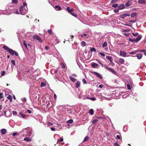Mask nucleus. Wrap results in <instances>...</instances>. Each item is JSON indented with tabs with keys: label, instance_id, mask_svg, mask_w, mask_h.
<instances>
[{
	"label": "nucleus",
	"instance_id": "f257e3e1",
	"mask_svg": "<svg viewBox=\"0 0 146 146\" xmlns=\"http://www.w3.org/2000/svg\"><path fill=\"white\" fill-rule=\"evenodd\" d=\"M28 11L27 4L25 2H24L23 5L21 7L19 8L20 14L22 15H25L28 12Z\"/></svg>",
	"mask_w": 146,
	"mask_h": 146
},
{
	"label": "nucleus",
	"instance_id": "f03ea898",
	"mask_svg": "<svg viewBox=\"0 0 146 146\" xmlns=\"http://www.w3.org/2000/svg\"><path fill=\"white\" fill-rule=\"evenodd\" d=\"M3 48L5 50H7L12 55H13L14 54L15 56H18V54L15 51L13 50L11 48H9L7 46H4Z\"/></svg>",
	"mask_w": 146,
	"mask_h": 146
},
{
	"label": "nucleus",
	"instance_id": "7ed1b4c3",
	"mask_svg": "<svg viewBox=\"0 0 146 146\" xmlns=\"http://www.w3.org/2000/svg\"><path fill=\"white\" fill-rule=\"evenodd\" d=\"M120 54L121 56L123 57H129V56L124 51L121 50L120 51Z\"/></svg>",
	"mask_w": 146,
	"mask_h": 146
},
{
	"label": "nucleus",
	"instance_id": "20e7f679",
	"mask_svg": "<svg viewBox=\"0 0 146 146\" xmlns=\"http://www.w3.org/2000/svg\"><path fill=\"white\" fill-rule=\"evenodd\" d=\"M129 15H130L128 13H125L119 15V17L120 18L123 19L127 16H129Z\"/></svg>",
	"mask_w": 146,
	"mask_h": 146
},
{
	"label": "nucleus",
	"instance_id": "39448f33",
	"mask_svg": "<svg viewBox=\"0 0 146 146\" xmlns=\"http://www.w3.org/2000/svg\"><path fill=\"white\" fill-rule=\"evenodd\" d=\"M106 58L108 60H109L110 62V64H111V66H113L114 65V63L112 62V57L110 56H107L106 57Z\"/></svg>",
	"mask_w": 146,
	"mask_h": 146
},
{
	"label": "nucleus",
	"instance_id": "423d86ee",
	"mask_svg": "<svg viewBox=\"0 0 146 146\" xmlns=\"http://www.w3.org/2000/svg\"><path fill=\"white\" fill-rule=\"evenodd\" d=\"M133 0H129L127 3H125V5L127 7L130 6L132 4V1Z\"/></svg>",
	"mask_w": 146,
	"mask_h": 146
},
{
	"label": "nucleus",
	"instance_id": "0eeeda50",
	"mask_svg": "<svg viewBox=\"0 0 146 146\" xmlns=\"http://www.w3.org/2000/svg\"><path fill=\"white\" fill-rule=\"evenodd\" d=\"M33 38L37 39L39 42H42L41 38L38 35H35L33 36Z\"/></svg>",
	"mask_w": 146,
	"mask_h": 146
},
{
	"label": "nucleus",
	"instance_id": "6e6552de",
	"mask_svg": "<svg viewBox=\"0 0 146 146\" xmlns=\"http://www.w3.org/2000/svg\"><path fill=\"white\" fill-rule=\"evenodd\" d=\"M93 73L100 78L102 79V77L101 75L98 73L96 72H93Z\"/></svg>",
	"mask_w": 146,
	"mask_h": 146
},
{
	"label": "nucleus",
	"instance_id": "1a4fd4ad",
	"mask_svg": "<svg viewBox=\"0 0 146 146\" xmlns=\"http://www.w3.org/2000/svg\"><path fill=\"white\" fill-rule=\"evenodd\" d=\"M138 3L141 4H144L146 3V0H139Z\"/></svg>",
	"mask_w": 146,
	"mask_h": 146
},
{
	"label": "nucleus",
	"instance_id": "9d476101",
	"mask_svg": "<svg viewBox=\"0 0 146 146\" xmlns=\"http://www.w3.org/2000/svg\"><path fill=\"white\" fill-rule=\"evenodd\" d=\"M66 10L70 14V13H72V12L74 10V9L73 8L70 9V8L69 7H67L66 8Z\"/></svg>",
	"mask_w": 146,
	"mask_h": 146
},
{
	"label": "nucleus",
	"instance_id": "9b49d317",
	"mask_svg": "<svg viewBox=\"0 0 146 146\" xmlns=\"http://www.w3.org/2000/svg\"><path fill=\"white\" fill-rule=\"evenodd\" d=\"M125 8V6L124 4H121L119 5L118 7V9L119 10H121L124 9Z\"/></svg>",
	"mask_w": 146,
	"mask_h": 146
},
{
	"label": "nucleus",
	"instance_id": "f8f14e48",
	"mask_svg": "<svg viewBox=\"0 0 146 146\" xmlns=\"http://www.w3.org/2000/svg\"><path fill=\"white\" fill-rule=\"evenodd\" d=\"M1 132L2 135L5 134L7 133V130L5 129H2L1 130Z\"/></svg>",
	"mask_w": 146,
	"mask_h": 146
},
{
	"label": "nucleus",
	"instance_id": "ddd939ff",
	"mask_svg": "<svg viewBox=\"0 0 146 146\" xmlns=\"http://www.w3.org/2000/svg\"><path fill=\"white\" fill-rule=\"evenodd\" d=\"M24 140L27 142H30L32 141L31 138L28 137H26L24 138Z\"/></svg>",
	"mask_w": 146,
	"mask_h": 146
},
{
	"label": "nucleus",
	"instance_id": "4468645a",
	"mask_svg": "<svg viewBox=\"0 0 146 146\" xmlns=\"http://www.w3.org/2000/svg\"><path fill=\"white\" fill-rule=\"evenodd\" d=\"M141 37L142 36L141 35L138 36L136 39L135 38V42H137L139 41L141 39Z\"/></svg>",
	"mask_w": 146,
	"mask_h": 146
},
{
	"label": "nucleus",
	"instance_id": "2eb2a0df",
	"mask_svg": "<svg viewBox=\"0 0 146 146\" xmlns=\"http://www.w3.org/2000/svg\"><path fill=\"white\" fill-rule=\"evenodd\" d=\"M7 98L11 102H12V97L11 95H10L9 94H7Z\"/></svg>",
	"mask_w": 146,
	"mask_h": 146
},
{
	"label": "nucleus",
	"instance_id": "dca6fc26",
	"mask_svg": "<svg viewBox=\"0 0 146 146\" xmlns=\"http://www.w3.org/2000/svg\"><path fill=\"white\" fill-rule=\"evenodd\" d=\"M108 70L111 72L113 74H115V75L117 74V73L114 70H113L112 68H110Z\"/></svg>",
	"mask_w": 146,
	"mask_h": 146
},
{
	"label": "nucleus",
	"instance_id": "f3484780",
	"mask_svg": "<svg viewBox=\"0 0 146 146\" xmlns=\"http://www.w3.org/2000/svg\"><path fill=\"white\" fill-rule=\"evenodd\" d=\"M118 61L121 64H123L124 62V59L122 58H119Z\"/></svg>",
	"mask_w": 146,
	"mask_h": 146
},
{
	"label": "nucleus",
	"instance_id": "a211bd4d",
	"mask_svg": "<svg viewBox=\"0 0 146 146\" xmlns=\"http://www.w3.org/2000/svg\"><path fill=\"white\" fill-rule=\"evenodd\" d=\"M98 65L97 64L95 63H93L91 65V66L93 68H95L96 67L98 66Z\"/></svg>",
	"mask_w": 146,
	"mask_h": 146
},
{
	"label": "nucleus",
	"instance_id": "6ab92c4d",
	"mask_svg": "<svg viewBox=\"0 0 146 146\" xmlns=\"http://www.w3.org/2000/svg\"><path fill=\"white\" fill-rule=\"evenodd\" d=\"M137 58L139 59H141L142 57V55L141 54H138L136 56Z\"/></svg>",
	"mask_w": 146,
	"mask_h": 146
},
{
	"label": "nucleus",
	"instance_id": "aec40b11",
	"mask_svg": "<svg viewBox=\"0 0 146 146\" xmlns=\"http://www.w3.org/2000/svg\"><path fill=\"white\" fill-rule=\"evenodd\" d=\"M69 78L70 80L72 81V82H75L76 80V79L75 78H74L71 76H70L69 77Z\"/></svg>",
	"mask_w": 146,
	"mask_h": 146
},
{
	"label": "nucleus",
	"instance_id": "412c9836",
	"mask_svg": "<svg viewBox=\"0 0 146 146\" xmlns=\"http://www.w3.org/2000/svg\"><path fill=\"white\" fill-rule=\"evenodd\" d=\"M80 83L79 81H78L76 82V86L77 88H78L80 86Z\"/></svg>",
	"mask_w": 146,
	"mask_h": 146
},
{
	"label": "nucleus",
	"instance_id": "4be33fe9",
	"mask_svg": "<svg viewBox=\"0 0 146 146\" xmlns=\"http://www.w3.org/2000/svg\"><path fill=\"white\" fill-rule=\"evenodd\" d=\"M19 114L23 118H24L25 117L26 115L22 113L21 112H19Z\"/></svg>",
	"mask_w": 146,
	"mask_h": 146
},
{
	"label": "nucleus",
	"instance_id": "5701e85b",
	"mask_svg": "<svg viewBox=\"0 0 146 146\" xmlns=\"http://www.w3.org/2000/svg\"><path fill=\"white\" fill-rule=\"evenodd\" d=\"M137 15V13H132L131 15V17L132 18L135 17Z\"/></svg>",
	"mask_w": 146,
	"mask_h": 146
},
{
	"label": "nucleus",
	"instance_id": "b1692460",
	"mask_svg": "<svg viewBox=\"0 0 146 146\" xmlns=\"http://www.w3.org/2000/svg\"><path fill=\"white\" fill-rule=\"evenodd\" d=\"M55 8L56 9V10H60L61 9V7L59 6H56Z\"/></svg>",
	"mask_w": 146,
	"mask_h": 146
},
{
	"label": "nucleus",
	"instance_id": "393cba45",
	"mask_svg": "<svg viewBox=\"0 0 146 146\" xmlns=\"http://www.w3.org/2000/svg\"><path fill=\"white\" fill-rule=\"evenodd\" d=\"M107 46V43L106 42H104L102 45V47L103 48H104L106 47Z\"/></svg>",
	"mask_w": 146,
	"mask_h": 146
},
{
	"label": "nucleus",
	"instance_id": "a878e982",
	"mask_svg": "<svg viewBox=\"0 0 146 146\" xmlns=\"http://www.w3.org/2000/svg\"><path fill=\"white\" fill-rule=\"evenodd\" d=\"M139 52V50H135L129 53L131 54H134L136 53L137 52Z\"/></svg>",
	"mask_w": 146,
	"mask_h": 146
},
{
	"label": "nucleus",
	"instance_id": "bb28decb",
	"mask_svg": "<svg viewBox=\"0 0 146 146\" xmlns=\"http://www.w3.org/2000/svg\"><path fill=\"white\" fill-rule=\"evenodd\" d=\"M89 113L91 115H93L94 113V111L93 109H91L89 111Z\"/></svg>",
	"mask_w": 146,
	"mask_h": 146
},
{
	"label": "nucleus",
	"instance_id": "cd10ccee",
	"mask_svg": "<svg viewBox=\"0 0 146 146\" xmlns=\"http://www.w3.org/2000/svg\"><path fill=\"white\" fill-rule=\"evenodd\" d=\"M81 44L82 46H86V43L84 41H82L81 42Z\"/></svg>",
	"mask_w": 146,
	"mask_h": 146
},
{
	"label": "nucleus",
	"instance_id": "c85d7f7f",
	"mask_svg": "<svg viewBox=\"0 0 146 146\" xmlns=\"http://www.w3.org/2000/svg\"><path fill=\"white\" fill-rule=\"evenodd\" d=\"M139 51L143 52L144 54L145 55H146V50H139Z\"/></svg>",
	"mask_w": 146,
	"mask_h": 146
},
{
	"label": "nucleus",
	"instance_id": "c756f323",
	"mask_svg": "<svg viewBox=\"0 0 146 146\" xmlns=\"http://www.w3.org/2000/svg\"><path fill=\"white\" fill-rule=\"evenodd\" d=\"M73 122V120L72 119H70L67 121V123H71Z\"/></svg>",
	"mask_w": 146,
	"mask_h": 146
},
{
	"label": "nucleus",
	"instance_id": "7c9ffc66",
	"mask_svg": "<svg viewBox=\"0 0 146 146\" xmlns=\"http://www.w3.org/2000/svg\"><path fill=\"white\" fill-rule=\"evenodd\" d=\"M118 5L117 4H113L112 5V7L115 8L117 7H118Z\"/></svg>",
	"mask_w": 146,
	"mask_h": 146
},
{
	"label": "nucleus",
	"instance_id": "2f4dec72",
	"mask_svg": "<svg viewBox=\"0 0 146 146\" xmlns=\"http://www.w3.org/2000/svg\"><path fill=\"white\" fill-rule=\"evenodd\" d=\"M90 51L91 52H93V51H94L95 52H96V49L94 48H92L90 49Z\"/></svg>",
	"mask_w": 146,
	"mask_h": 146
},
{
	"label": "nucleus",
	"instance_id": "473e14b6",
	"mask_svg": "<svg viewBox=\"0 0 146 146\" xmlns=\"http://www.w3.org/2000/svg\"><path fill=\"white\" fill-rule=\"evenodd\" d=\"M98 121L97 119H95L92 122V123L93 124H94L97 122Z\"/></svg>",
	"mask_w": 146,
	"mask_h": 146
},
{
	"label": "nucleus",
	"instance_id": "72a5a7b5",
	"mask_svg": "<svg viewBox=\"0 0 146 146\" xmlns=\"http://www.w3.org/2000/svg\"><path fill=\"white\" fill-rule=\"evenodd\" d=\"M89 139V137L86 136L85 137L83 140V141L85 142L87 141Z\"/></svg>",
	"mask_w": 146,
	"mask_h": 146
},
{
	"label": "nucleus",
	"instance_id": "f704fd0d",
	"mask_svg": "<svg viewBox=\"0 0 146 146\" xmlns=\"http://www.w3.org/2000/svg\"><path fill=\"white\" fill-rule=\"evenodd\" d=\"M12 1L14 4H16L18 3V0H12Z\"/></svg>",
	"mask_w": 146,
	"mask_h": 146
},
{
	"label": "nucleus",
	"instance_id": "c9c22d12",
	"mask_svg": "<svg viewBox=\"0 0 146 146\" xmlns=\"http://www.w3.org/2000/svg\"><path fill=\"white\" fill-rule=\"evenodd\" d=\"M118 0H111V3H115Z\"/></svg>",
	"mask_w": 146,
	"mask_h": 146
},
{
	"label": "nucleus",
	"instance_id": "e433bc0d",
	"mask_svg": "<svg viewBox=\"0 0 146 146\" xmlns=\"http://www.w3.org/2000/svg\"><path fill=\"white\" fill-rule=\"evenodd\" d=\"M82 81L83 84H86L87 83V82L85 79L84 78H83L82 80Z\"/></svg>",
	"mask_w": 146,
	"mask_h": 146
},
{
	"label": "nucleus",
	"instance_id": "4c0bfd02",
	"mask_svg": "<svg viewBox=\"0 0 146 146\" xmlns=\"http://www.w3.org/2000/svg\"><path fill=\"white\" fill-rule=\"evenodd\" d=\"M129 41H130V42H135V38L132 39V38H129Z\"/></svg>",
	"mask_w": 146,
	"mask_h": 146
},
{
	"label": "nucleus",
	"instance_id": "58836bf2",
	"mask_svg": "<svg viewBox=\"0 0 146 146\" xmlns=\"http://www.w3.org/2000/svg\"><path fill=\"white\" fill-rule=\"evenodd\" d=\"M132 34L133 36H137L138 35V33H133Z\"/></svg>",
	"mask_w": 146,
	"mask_h": 146
},
{
	"label": "nucleus",
	"instance_id": "ea45409f",
	"mask_svg": "<svg viewBox=\"0 0 146 146\" xmlns=\"http://www.w3.org/2000/svg\"><path fill=\"white\" fill-rule=\"evenodd\" d=\"M70 14L72 15V16H74V17H76L77 16V15L76 14H75L74 13H70Z\"/></svg>",
	"mask_w": 146,
	"mask_h": 146
},
{
	"label": "nucleus",
	"instance_id": "a19ab883",
	"mask_svg": "<svg viewBox=\"0 0 146 146\" xmlns=\"http://www.w3.org/2000/svg\"><path fill=\"white\" fill-rule=\"evenodd\" d=\"M5 74V72L4 71H2L1 73V76H4Z\"/></svg>",
	"mask_w": 146,
	"mask_h": 146
},
{
	"label": "nucleus",
	"instance_id": "79ce46f5",
	"mask_svg": "<svg viewBox=\"0 0 146 146\" xmlns=\"http://www.w3.org/2000/svg\"><path fill=\"white\" fill-rule=\"evenodd\" d=\"M23 45L25 46L26 48L27 49H28L27 44L26 43L25 41V40H24L23 41Z\"/></svg>",
	"mask_w": 146,
	"mask_h": 146
},
{
	"label": "nucleus",
	"instance_id": "37998d69",
	"mask_svg": "<svg viewBox=\"0 0 146 146\" xmlns=\"http://www.w3.org/2000/svg\"><path fill=\"white\" fill-rule=\"evenodd\" d=\"M90 100L93 101H94L96 100V98L95 97L90 98Z\"/></svg>",
	"mask_w": 146,
	"mask_h": 146
},
{
	"label": "nucleus",
	"instance_id": "c03bdc74",
	"mask_svg": "<svg viewBox=\"0 0 146 146\" xmlns=\"http://www.w3.org/2000/svg\"><path fill=\"white\" fill-rule=\"evenodd\" d=\"M48 33L50 34H52V31L50 29L48 30Z\"/></svg>",
	"mask_w": 146,
	"mask_h": 146
},
{
	"label": "nucleus",
	"instance_id": "a18cd8bd",
	"mask_svg": "<svg viewBox=\"0 0 146 146\" xmlns=\"http://www.w3.org/2000/svg\"><path fill=\"white\" fill-rule=\"evenodd\" d=\"M119 9H115L114 10V12L115 13H117L119 12Z\"/></svg>",
	"mask_w": 146,
	"mask_h": 146
},
{
	"label": "nucleus",
	"instance_id": "49530a36",
	"mask_svg": "<svg viewBox=\"0 0 146 146\" xmlns=\"http://www.w3.org/2000/svg\"><path fill=\"white\" fill-rule=\"evenodd\" d=\"M11 62L13 64V65H15V61L14 60H12L11 61Z\"/></svg>",
	"mask_w": 146,
	"mask_h": 146
},
{
	"label": "nucleus",
	"instance_id": "de8ad7c7",
	"mask_svg": "<svg viewBox=\"0 0 146 146\" xmlns=\"http://www.w3.org/2000/svg\"><path fill=\"white\" fill-rule=\"evenodd\" d=\"M13 115H17V112L15 111H13Z\"/></svg>",
	"mask_w": 146,
	"mask_h": 146
},
{
	"label": "nucleus",
	"instance_id": "09e8293b",
	"mask_svg": "<svg viewBox=\"0 0 146 146\" xmlns=\"http://www.w3.org/2000/svg\"><path fill=\"white\" fill-rule=\"evenodd\" d=\"M47 125L48 126H50L52 125V124L50 122H48V123Z\"/></svg>",
	"mask_w": 146,
	"mask_h": 146
},
{
	"label": "nucleus",
	"instance_id": "8fccbe9b",
	"mask_svg": "<svg viewBox=\"0 0 146 146\" xmlns=\"http://www.w3.org/2000/svg\"><path fill=\"white\" fill-rule=\"evenodd\" d=\"M60 65L63 68H64L65 67V66L63 63H61Z\"/></svg>",
	"mask_w": 146,
	"mask_h": 146
},
{
	"label": "nucleus",
	"instance_id": "3c124183",
	"mask_svg": "<svg viewBox=\"0 0 146 146\" xmlns=\"http://www.w3.org/2000/svg\"><path fill=\"white\" fill-rule=\"evenodd\" d=\"M50 129L52 131H55V128L53 127H50Z\"/></svg>",
	"mask_w": 146,
	"mask_h": 146
},
{
	"label": "nucleus",
	"instance_id": "603ef678",
	"mask_svg": "<svg viewBox=\"0 0 146 146\" xmlns=\"http://www.w3.org/2000/svg\"><path fill=\"white\" fill-rule=\"evenodd\" d=\"M104 68L108 70H109L110 68H109L107 66L105 65L104 66Z\"/></svg>",
	"mask_w": 146,
	"mask_h": 146
},
{
	"label": "nucleus",
	"instance_id": "864d4df0",
	"mask_svg": "<svg viewBox=\"0 0 146 146\" xmlns=\"http://www.w3.org/2000/svg\"><path fill=\"white\" fill-rule=\"evenodd\" d=\"M45 86V84L43 82H41V86L43 87Z\"/></svg>",
	"mask_w": 146,
	"mask_h": 146
},
{
	"label": "nucleus",
	"instance_id": "5fc2aeb1",
	"mask_svg": "<svg viewBox=\"0 0 146 146\" xmlns=\"http://www.w3.org/2000/svg\"><path fill=\"white\" fill-rule=\"evenodd\" d=\"M136 21L135 20H133V21H129V22L131 23H134Z\"/></svg>",
	"mask_w": 146,
	"mask_h": 146
},
{
	"label": "nucleus",
	"instance_id": "6e6d98bb",
	"mask_svg": "<svg viewBox=\"0 0 146 146\" xmlns=\"http://www.w3.org/2000/svg\"><path fill=\"white\" fill-rule=\"evenodd\" d=\"M22 100L23 102H26L27 100V99L25 98H23Z\"/></svg>",
	"mask_w": 146,
	"mask_h": 146
},
{
	"label": "nucleus",
	"instance_id": "4d7b16f0",
	"mask_svg": "<svg viewBox=\"0 0 146 146\" xmlns=\"http://www.w3.org/2000/svg\"><path fill=\"white\" fill-rule=\"evenodd\" d=\"M100 54L101 55L103 56V57L105 56V55L103 53H102V52H100Z\"/></svg>",
	"mask_w": 146,
	"mask_h": 146
},
{
	"label": "nucleus",
	"instance_id": "13d9d810",
	"mask_svg": "<svg viewBox=\"0 0 146 146\" xmlns=\"http://www.w3.org/2000/svg\"><path fill=\"white\" fill-rule=\"evenodd\" d=\"M27 111L29 114H30L31 113V111L29 110H27Z\"/></svg>",
	"mask_w": 146,
	"mask_h": 146
},
{
	"label": "nucleus",
	"instance_id": "bf43d9fd",
	"mask_svg": "<svg viewBox=\"0 0 146 146\" xmlns=\"http://www.w3.org/2000/svg\"><path fill=\"white\" fill-rule=\"evenodd\" d=\"M127 88L129 90H130L131 89V88H130V85L127 84Z\"/></svg>",
	"mask_w": 146,
	"mask_h": 146
},
{
	"label": "nucleus",
	"instance_id": "052dcab7",
	"mask_svg": "<svg viewBox=\"0 0 146 146\" xmlns=\"http://www.w3.org/2000/svg\"><path fill=\"white\" fill-rule=\"evenodd\" d=\"M130 30L129 29H126L124 30L123 31L124 32H129V31Z\"/></svg>",
	"mask_w": 146,
	"mask_h": 146
},
{
	"label": "nucleus",
	"instance_id": "680f3d73",
	"mask_svg": "<svg viewBox=\"0 0 146 146\" xmlns=\"http://www.w3.org/2000/svg\"><path fill=\"white\" fill-rule=\"evenodd\" d=\"M114 146H119V145L117 143H116L114 144Z\"/></svg>",
	"mask_w": 146,
	"mask_h": 146
},
{
	"label": "nucleus",
	"instance_id": "e2e57ef3",
	"mask_svg": "<svg viewBox=\"0 0 146 146\" xmlns=\"http://www.w3.org/2000/svg\"><path fill=\"white\" fill-rule=\"evenodd\" d=\"M116 137H117V138L119 139H120V136L119 135H117V136H116Z\"/></svg>",
	"mask_w": 146,
	"mask_h": 146
},
{
	"label": "nucleus",
	"instance_id": "0e129e2a",
	"mask_svg": "<svg viewBox=\"0 0 146 146\" xmlns=\"http://www.w3.org/2000/svg\"><path fill=\"white\" fill-rule=\"evenodd\" d=\"M3 97V94L1 93H0V99H1Z\"/></svg>",
	"mask_w": 146,
	"mask_h": 146
},
{
	"label": "nucleus",
	"instance_id": "69168bd1",
	"mask_svg": "<svg viewBox=\"0 0 146 146\" xmlns=\"http://www.w3.org/2000/svg\"><path fill=\"white\" fill-rule=\"evenodd\" d=\"M81 36L82 37H83V36H87V34H86L84 33L83 35H82Z\"/></svg>",
	"mask_w": 146,
	"mask_h": 146
},
{
	"label": "nucleus",
	"instance_id": "338daca9",
	"mask_svg": "<svg viewBox=\"0 0 146 146\" xmlns=\"http://www.w3.org/2000/svg\"><path fill=\"white\" fill-rule=\"evenodd\" d=\"M99 88H103V86L102 84H100V85H99Z\"/></svg>",
	"mask_w": 146,
	"mask_h": 146
},
{
	"label": "nucleus",
	"instance_id": "774afa93",
	"mask_svg": "<svg viewBox=\"0 0 146 146\" xmlns=\"http://www.w3.org/2000/svg\"><path fill=\"white\" fill-rule=\"evenodd\" d=\"M18 135V133H13V134L12 135L13 136H15Z\"/></svg>",
	"mask_w": 146,
	"mask_h": 146
}]
</instances>
